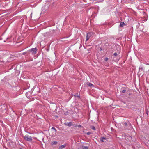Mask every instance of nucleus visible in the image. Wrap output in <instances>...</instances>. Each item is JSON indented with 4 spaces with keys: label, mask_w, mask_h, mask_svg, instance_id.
<instances>
[{
    "label": "nucleus",
    "mask_w": 149,
    "mask_h": 149,
    "mask_svg": "<svg viewBox=\"0 0 149 149\" xmlns=\"http://www.w3.org/2000/svg\"><path fill=\"white\" fill-rule=\"evenodd\" d=\"M24 139L26 141H28L29 142H31L32 140L31 136L27 135L24 136Z\"/></svg>",
    "instance_id": "nucleus-1"
},
{
    "label": "nucleus",
    "mask_w": 149,
    "mask_h": 149,
    "mask_svg": "<svg viewBox=\"0 0 149 149\" xmlns=\"http://www.w3.org/2000/svg\"><path fill=\"white\" fill-rule=\"evenodd\" d=\"M8 105L6 104H4L0 105V109H2V110L3 111L7 109Z\"/></svg>",
    "instance_id": "nucleus-2"
},
{
    "label": "nucleus",
    "mask_w": 149,
    "mask_h": 149,
    "mask_svg": "<svg viewBox=\"0 0 149 149\" xmlns=\"http://www.w3.org/2000/svg\"><path fill=\"white\" fill-rule=\"evenodd\" d=\"M29 51H31V52H33L35 54L36 53L37 51L36 49L35 48H32L30 50H29Z\"/></svg>",
    "instance_id": "nucleus-3"
},
{
    "label": "nucleus",
    "mask_w": 149,
    "mask_h": 149,
    "mask_svg": "<svg viewBox=\"0 0 149 149\" xmlns=\"http://www.w3.org/2000/svg\"><path fill=\"white\" fill-rule=\"evenodd\" d=\"M87 84L90 87H94V85L92 83H89V82H87Z\"/></svg>",
    "instance_id": "nucleus-4"
},
{
    "label": "nucleus",
    "mask_w": 149,
    "mask_h": 149,
    "mask_svg": "<svg viewBox=\"0 0 149 149\" xmlns=\"http://www.w3.org/2000/svg\"><path fill=\"white\" fill-rule=\"evenodd\" d=\"M65 146L66 145H61L59 146L58 149H63V148H64L65 147Z\"/></svg>",
    "instance_id": "nucleus-5"
},
{
    "label": "nucleus",
    "mask_w": 149,
    "mask_h": 149,
    "mask_svg": "<svg viewBox=\"0 0 149 149\" xmlns=\"http://www.w3.org/2000/svg\"><path fill=\"white\" fill-rule=\"evenodd\" d=\"M66 125L68 126H70L72 125V122H70L68 123Z\"/></svg>",
    "instance_id": "nucleus-6"
},
{
    "label": "nucleus",
    "mask_w": 149,
    "mask_h": 149,
    "mask_svg": "<svg viewBox=\"0 0 149 149\" xmlns=\"http://www.w3.org/2000/svg\"><path fill=\"white\" fill-rule=\"evenodd\" d=\"M124 25H125V24L124 22H121L120 24V26L121 27H122Z\"/></svg>",
    "instance_id": "nucleus-7"
},
{
    "label": "nucleus",
    "mask_w": 149,
    "mask_h": 149,
    "mask_svg": "<svg viewBox=\"0 0 149 149\" xmlns=\"http://www.w3.org/2000/svg\"><path fill=\"white\" fill-rule=\"evenodd\" d=\"M91 35V33H88L87 34L86 37H88L90 38V37Z\"/></svg>",
    "instance_id": "nucleus-8"
},
{
    "label": "nucleus",
    "mask_w": 149,
    "mask_h": 149,
    "mask_svg": "<svg viewBox=\"0 0 149 149\" xmlns=\"http://www.w3.org/2000/svg\"><path fill=\"white\" fill-rule=\"evenodd\" d=\"M51 129L53 130L54 131V132L55 133V134H56L57 132V130H56V129L54 127H52V128Z\"/></svg>",
    "instance_id": "nucleus-9"
},
{
    "label": "nucleus",
    "mask_w": 149,
    "mask_h": 149,
    "mask_svg": "<svg viewBox=\"0 0 149 149\" xmlns=\"http://www.w3.org/2000/svg\"><path fill=\"white\" fill-rule=\"evenodd\" d=\"M82 148L83 149H88V146H82Z\"/></svg>",
    "instance_id": "nucleus-10"
},
{
    "label": "nucleus",
    "mask_w": 149,
    "mask_h": 149,
    "mask_svg": "<svg viewBox=\"0 0 149 149\" xmlns=\"http://www.w3.org/2000/svg\"><path fill=\"white\" fill-rule=\"evenodd\" d=\"M57 143V142L56 141H53L52 142L51 144L52 145H56Z\"/></svg>",
    "instance_id": "nucleus-11"
},
{
    "label": "nucleus",
    "mask_w": 149,
    "mask_h": 149,
    "mask_svg": "<svg viewBox=\"0 0 149 149\" xmlns=\"http://www.w3.org/2000/svg\"><path fill=\"white\" fill-rule=\"evenodd\" d=\"M90 128L92 129V130H95V127L94 126H92L90 127Z\"/></svg>",
    "instance_id": "nucleus-12"
},
{
    "label": "nucleus",
    "mask_w": 149,
    "mask_h": 149,
    "mask_svg": "<svg viewBox=\"0 0 149 149\" xmlns=\"http://www.w3.org/2000/svg\"><path fill=\"white\" fill-rule=\"evenodd\" d=\"M123 124L124 125L126 126H127V123L126 122H123Z\"/></svg>",
    "instance_id": "nucleus-13"
},
{
    "label": "nucleus",
    "mask_w": 149,
    "mask_h": 149,
    "mask_svg": "<svg viewBox=\"0 0 149 149\" xmlns=\"http://www.w3.org/2000/svg\"><path fill=\"white\" fill-rule=\"evenodd\" d=\"M113 55L115 56H116L118 55V54L116 52H115L114 53Z\"/></svg>",
    "instance_id": "nucleus-14"
},
{
    "label": "nucleus",
    "mask_w": 149,
    "mask_h": 149,
    "mask_svg": "<svg viewBox=\"0 0 149 149\" xmlns=\"http://www.w3.org/2000/svg\"><path fill=\"white\" fill-rule=\"evenodd\" d=\"M146 114L148 115V109H146Z\"/></svg>",
    "instance_id": "nucleus-15"
},
{
    "label": "nucleus",
    "mask_w": 149,
    "mask_h": 149,
    "mask_svg": "<svg viewBox=\"0 0 149 149\" xmlns=\"http://www.w3.org/2000/svg\"><path fill=\"white\" fill-rule=\"evenodd\" d=\"M75 126L78 127H80L81 126V125H76V126Z\"/></svg>",
    "instance_id": "nucleus-16"
},
{
    "label": "nucleus",
    "mask_w": 149,
    "mask_h": 149,
    "mask_svg": "<svg viewBox=\"0 0 149 149\" xmlns=\"http://www.w3.org/2000/svg\"><path fill=\"white\" fill-rule=\"evenodd\" d=\"M91 134V133L90 132H87L86 133V134L87 135H90Z\"/></svg>",
    "instance_id": "nucleus-17"
},
{
    "label": "nucleus",
    "mask_w": 149,
    "mask_h": 149,
    "mask_svg": "<svg viewBox=\"0 0 149 149\" xmlns=\"http://www.w3.org/2000/svg\"><path fill=\"white\" fill-rule=\"evenodd\" d=\"M126 90L124 89L122 91V92L123 93H125L126 92Z\"/></svg>",
    "instance_id": "nucleus-18"
},
{
    "label": "nucleus",
    "mask_w": 149,
    "mask_h": 149,
    "mask_svg": "<svg viewBox=\"0 0 149 149\" xmlns=\"http://www.w3.org/2000/svg\"><path fill=\"white\" fill-rule=\"evenodd\" d=\"M108 60V58L106 57V58H105L104 59V60L105 61H107Z\"/></svg>",
    "instance_id": "nucleus-19"
},
{
    "label": "nucleus",
    "mask_w": 149,
    "mask_h": 149,
    "mask_svg": "<svg viewBox=\"0 0 149 149\" xmlns=\"http://www.w3.org/2000/svg\"><path fill=\"white\" fill-rule=\"evenodd\" d=\"M54 31V30H51L50 32V33H53Z\"/></svg>",
    "instance_id": "nucleus-20"
},
{
    "label": "nucleus",
    "mask_w": 149,
    "mask_h": 149,
    "mask_svg": "<svg viewBox=\"0 0 149 149\" xmlns=\"http://www.w3.org/2000/svg\"><path fill=\"white\" fill-rule=\"evenodd\" d=\"M26 52H24L22 53V54L24 55L26 54Z\"/></svg>",
    "instance_id": "nucleus-21"
},
{
    "label": "nucleus",
    "mask_w": 149,
    "mask_h": 149,
    "mask_svg": "<svg viewBox=\"0 0 149 149\" xmlns=\"http://www.w3.org/2000/svg\"><path fill=\"white\" fill-rule=\"evenodd\" d=\"M102 138V139H103H103H106V138H105V137H102L101 138Z\"/></svg>",
    "instance_id": "nucleus-22"
},
{
    "label": "nucleus",
    "mask_w": 149,
    "mask_h": 149,
    "mask_svg": "<svg viewBox=\"0 0 149 149\" xmlns=\"http://www.w3.org/2000/svg\"><path fill=\"white\" fill-rule=\"evenodd\" d=\"M89 38L86 37V40H88L89 39Z\"/></svg>",
    "instance_id": "nucleus-23"
},
{
    "label": "nucleus",
    "mask_w": 149,
    "mask_h": 149,
    "mask_svg": "<svg viewBox=\"0 0 149 149\" xmlns=\"http://www.w3.org/2000/svg\"><path fill=\"white\" fill-rule=\"evenodd\" d=\"M100 141L102 142H104V141L103 140V139H102V138H100Z\"/></svg>",
    "instance_id": "nucleus-24"
},
{
    "label": "nucleus",
    "mask_w": 149,
    "mask_h": 149,
    "mask_svg": "<svg viewBox=\"0 0 149 149\" xmlns=\"http://www.w3.org/2000/svg\"><path fill=\"white\" fill-rule=\"evenodd\" d=\"M90 0L91 1H92L93 2L94 1H96V0Z\"/></svg>",
    "instance_id": "nucleus-25"
},
{
    "label": "nucleus",
    "mask_w": 149,
    "mask_h": 149,
    "mask_svg": "<svg viewBox=\"0 0 149 149\" xmlns=\"http://www.w3.org/2000/svg\"><path fill=\"white\" fill-rule=\"evenodd\" d=\"M100 50H102V49L101 48H100Z\"/></svg>",
    "instance_id": "nucleus-26"
},
{
    "label": "nucleus",
    "mask_w": 149,
    "mask_h": 149,
    "mask_svg": "<svg viewBox=\"0 0 149 149\" xmlns=\"http://www.w3.org/2000/svg\"><path fill=\"white\" fill-rule=\"evenodd\" d=\"M4 42H6V40H4Z\"/></svg>",
    "instance_id": "nucleus-27"
},
{
    "label": "nucleus",
    "mask_w": 149,
    "mask_h": 149,
    "mask_svg": "<svg viewBox=\"0 0 149 149\" xmlns=\"http://www.w3.org/2000/svg\"><path fill=\"white\" fill-rule=\"evenodd\" d=\"M129 95H131V94L130 93H129Z\"/></svg>",
    "instance_id": "nucleus-28"
},
{
    "label": "nucleus",
    "mask_w": 149,
    "mask_h": 149,
    "mask_svg": "<svg viewBox=\"0 0 149 149\" xmlns=\"http://www.w3.org/2000/svg\"><path fill=\"white\" fill-rule=\"evenodd\" d=\"M84 0V2H85V1H86L85 0Z\"/></svg>",
    "instance_id": "nucleus-29"
},
{
    "label": "nucleus",
    "mask_w": 149,
    "mask_h": 149,
    "mask_svg": "<svg viewBox=\"0 0 149 149\" xmlns=\"http://www.w3.org/2000/svg\"><path fill=\"white\" fill-rule=\"evenodd\" d=\"M1 40V38H0V40Z\"/></svg>",
    "instance_id": "nucleus-30"
},
{
    "label": "nucleus",
    "mask_w": 149,
    "mask_h": 149,
    "mask_svg": "<svg viewBox=\"0 0 149 149\" xmlns=\"http://www.w3.org/2000/svg\"><path fill=\"white\" fill-rule=\"evenodd\" d=\"M78 97H80L79 96H78Z\"/></svg>",
    "instance_id": "nucleus-31"
},
{
    "label": "nucleus",
    "mask_w": 149,
    "mask_h": 149,
    "mask_svg": "<svg viewBox=\"0 0 149 149\" xmlns=\"http://www.w3.org/2000/svg\"><path fill=\"white\" fill-rule=\"evenodd\" d=\"M22 149V148H20V149Z\"/></svg>",
    "instance_id": "nucleus-32"
}]
</instances>
